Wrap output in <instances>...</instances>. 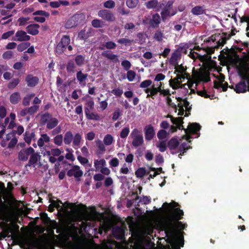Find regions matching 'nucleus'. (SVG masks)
I'll use <instances>...</instances> for the list:
<instances>
[{
    "mask_svg": "<svg viewBox=\"0 0 249 249\" xmlns=\"http://www.w3.org/2000/svg\"><path fill=\"white\" fill-rule=\"evenodd\" d=\"M104 46L107 49L109 50H113L115 49L117 46L115 43L113 41H107L104 44Z\"/></svg>",
    "mask_w": 249,
    "mask_h": 249,
    "instance_id": "5fc2aeb1",
    "label": "nucleus"
},
{
    "mask_svg": "<svg viewBox=\"0 0 249 249\" xmlns=\"http://www.w3.org/2000/svg\"><path fill=\"white\" fill-rule=\"evenodd\" d=\"M164 205H167L172 208L171 211L169 213V219L163 224V229L166 236L170 238L168 242L170 245H168L166 248V249H179V242L181 243L182 244L181 246L183 247L184 244L183 239L182 237H179L178 240H176L175 238L176 224L173 222H176L178 227L181 230H184L187 227L186 224H183L179 221L183 218V211L180 208H177L179 204L175 201H172L170 203L165 202Z\"/></svg>",
    "mask_w": 249,
    "mask_h": 249,
    "instance_id": "f257e3e1",
    "label": "nucleus"
},
{
    "mask_svg": "<svg viewBox=\"0 0 249 249\" xmlns=\"http://www.w3.org/2000/svg\"><path fill=\"white\" fill-rule=\"evenodd\" d=\"M179 145V142L176 138H171L167 143V147L171 151V154L174 155L176 154L175 152L172 150L177 149Z\"/></svg>",
    "mask_w": 249,
    "mask_h": 249,
    "instance_id": "4468645a",
    "label": "nucleus"
},
{
    "mask_svg": "<svg viewBox=\"0 0 249 249\" xmlns=\"http://www.w3.org/2000/svg\"><path fill=\"white\" fill-rule=\"evenodd\" d=\"M102 55L103 56L114 62H118L119 61L118 56L113 54L111 51H104L102 53Z\"/></svg>",
    "mask_w": 249,
    "mask_h": 249,
    "instance_id": "aec40b11",
    "label": "nucleus"
},
{
    "mask_svg": "<svg viewBox=\"0 0 249 249\" xmlns=\"http://www.w3.org/2000/svg\"><path fill=\"white\" fill-rule=\"evenodd\" d=\"M161 18L158 13H155L152 15V18L149 21L150 26L153 28L159 27L161 22Z\"/></svg>",
    "mask_w": 249,
    "mask_h": 249,
    "instance_id": "9b49d317",
    "label": "nucleus"
},
{
    "mask_svg": "<svg viewBox=\"0 0 249 249\" xmlns=\"http://www.w3.org/2000/svg\"><path fill=\"white\" fill-rule=\"evenodd\" d=\"M142 135L141 132L137 128H134L130 134V137L133 139L137 136Z\"/></svg>",
    "mask_w": 249,
    "mask_h": 249,
    "instance_id": "774afa93",
    "label": "nucleus"
},
{
    "mask_svg": "<svg viewBox=\"0 0 249 249\" xmlns=\"http://www.w3.org/2000/svg\"><path fill=\"white\" fill-rule=\"evenodd\" d=\"M146 172L144 167H140L135 171V175L137 178H142L145 176Z\"/></svg>",
    "mask_w": 249,
    "mask_h": 249,
    "instance_id": "e433bc0d",
    "label": "nucleus"
},
{
    "mask_svg": "<svg viewBox=\"0 0 249 249\" xmlns=\"http://www.w3.org/2000/svg\"><path fill=\"white\" fill-rule=\"evenodd\" d=\"M104 7L106 8L112 9L115 6V3L112 0H108L104 2Z\"/></svg>",
    "mask_w": 249,
    "mask_h": 249,
    "instance_id": "3c124183",
    "label": "nucleus"
},
{
    "mask_svg": "<svg viewBox=\"0 0 249 249\" xmlns=\"http://www.w3.org/2000/svg\"><path fill=\"white\" fill-rule=\"evenodd\" d=\"M35 133L33 131L26 130L24 134V140L28 144H30L32 140L35 141Z\"/></svg>",
    "mask_w": 249,
    "mask_h": 249,
    "instance_id": "5701e85b",
    "label": "nucleus"
},
{
    "mask_svg": "<svg viewBox=\"0 0 249 249\" xmlns=\"http://www.w3.org/2000/svg\"><path fill=\"white\" fill-rule=\"evenodd\" d=\"M167 136V133L166 130L161 129L157 133V137L159 140H163Z\"/></svg>",
    "mask_w": 249,
    "mask_h": 249,
    "instance_id": "8fccbe9b",
    "label": "nucleus"
},
{
    "mask_svg": "<svg viewBox=\"0 0 249 249\" xmlns=\"http://www.w3.org/2000/svg\"><path fill=\"white\" fill-rule=\"evenodd\" d=\"M39 78L32 74H28L25 79L27 85L29 87H35L39 83Z\"/></svg>",
    "mask_w": 249,
    "mask_h": 249,
    "instance_id": "9d476101",
    "label": "nucleus"
},
{
    "mask_svg": "<svg viewBox=\"0 0 249 249\" xmlns=\"http://www.w3.org/2000/svg\"><path fill=\"white\" fill-rule=\"evenodd\" d=\"M30 19V18H24V17H21L19 18L18 19V25L20 26H24L25 25L27 22Z\"/></svg>",
    "mask_w": 249,
    "mask_h": 249,
    "instance_id": "e2e57ef3",
    "label": "nucleus"
},
{
    "mask_svg": "<svg viewBox=\"0 0 249 249\" xmlns=\"http://www.w3.org/2000/svg\"><path fill=\"white\" fill-rule=\"evenodd\" d=\"M144 130L145 140L148 141L152 140L155 136L154 127L151 124L146 125Z\"/></svg>",
    "mask_w": 249,
    "mask_h": 249,
    "instance_id": "1a4fd4ad",
    "label": "nucleus"
},
{
    "mask_svg": "<svg viewBox=\"0 0 249 249\" xmlns=\"http://www.w3.org/2000/svg\"><path fill=\"white\" fill-rule=\"evenodd\" d=\"M17 37L15 40L18 41H28L30 39V36L27 35L26 33L23 31H18L15 35Z\"/></svg>",
    "mask_w": 249,
    "mask_h": 249,
    "instance_id": "2eb2a0df",
    "label": "nucleus"
},
{
    "mask_svg": "<svg viewBox=\"0 0 249 249\" xmlns=\"http://www.w3.org/2000/svg\"><path fill=\"white\" fill-rule=\"evenodd\" d=\"M129 132L130 130L129 127H125L123 128L120 134V137L123 139L126 138L129 134Z\"/></svg>",
    "mask_w": 249,
    "mask_h": 249,
    "instance_id": "37998d69",
    "label": "nucleus"
},
{
    "mask_svg": "<svg viewBox=\"0 0 249 249\" xmlns=\"http://www.w3.org/2000/svg\"><path fill=\"white\" fill-rule=\"evenodd\" d=\"M83 172L80 170L78 165H73L71 168L67 171V175L68 177L73 176L77 181L80 180V178L83 176Z\"/></svg>",
    "mask_w": 249,
    "mask_h": 249,
    "instance_id": "423d86ee",
    "label": "nucleus"
},
{
    "mask_svg": "<svg viewBox=\"0 0 249 249\" xmlns=\"http://www.w3.org/2000/svg\"><path fill=\"white\" fill-rule=\"evenodd\" d=\"M103 141L106 145H110L113 142V138L110 134H107L105 136Z\"/></svg>",
    "mask_w": 249,
    "mask_h": 249,
    "instance_id": "ea45409f",
    "label": "nucleus"
},
{
    "mask_svg": "<svg viewBox=\"0 0 249 249\" xmlns=\"http://www.w3.org/2000/svg\"><path fill=\"white\" fill-rule=\"evenodd\" d=\"M152 84V81L148 79L142 81L140 85V87L141 88H147L150 86Z\"/></svg>",
    "mask_w": 249,
    "mask_h": 249,
    "instance_id": "0e129e2a",
    "label": "nucleus"
},
{
    "mask_svg": "<svg viewBox=\"0 0 249 249\" xmlns=\"http://www.w3.org/2000/svg\"><path fill=\"white\" fill-rule=\"evenodd\" d=\"M35 152V150L31 147L20 150L18 153V159L22 161H26L29 156Z\"/></svg>",
    "mask_w": 249,
    "mask_h": 249,
    "instance_id": "0eeeda50",
    "label": "nucleus"
},
{
    "mask_svg": "<svg viewBox=\"0 0 249 249\" xmlns=\"http://www.w3.org/2000/svg\"><path fill=\"white\" fill-rule=\"evenodd\" d=\"M157 147L159 148L160 151L161 152H164L167 148L165 141H162L160 142L159 144L157 145Z\"/></svg>",
    "mask_w": 249,
    "mask_h": 249,
    "instance_id": "052dcab7",
    "label": "nucleus"
},
{
    "mask_svg": "<svg viewBox=\"0 0 249 249\" xmlns=\"http://www.w3.org/2000/svg\"><path fill=\"white\" fill-rule=\"evenodd\" d=\"M223 39V35L220 34H215L209 37L208 39L206 41L207 42H211L212 41L213 42L215 41H217V45L215 46L216 48H219L221 46H223V45H220L219 43H220L222 39Z\"/></svg>",
    "mask_w": 249,
    "mask_h": 249,
    "instance_id": "a211bd4d",
    "label": "nucleus"
},
{
    "mask_svg": "<svg viewBox=\"0 0 249 249\" xmlns=\"http://www.w3.org/2000/svg\"><path fill=\"white\" fill-rule=\"evenodd\" d=\"M143 143V138L142 135L133 138L132 144L134 147H138Z\"/></svg>",
    "mask_w": 249,
    "mask_h": 249,
    "instance_id": "7c9ffc66",
    "label": "nucleus"
},
{
    "mask_svg": "<svg viewBox=\"0 0 249 249\" xmlns=\"http://www.w3.org/2000/svg\"><path fill=\"white\" fill-rule=\"evenodd\" d=\"M88 74H84L82 73L81 71H77L76 73V78L79 84L83 85L84 86L86 84V80L87 79Z\"/></svg>",
    "mask_w": 249,
    "mask_h": 249,
    "instance_id": "4be33fe9",
    "label": "nucleus"
},
{
    "mask_svg": "<svg viewBox=\"0 0 249 249\" xmlns=\"http://www.w3.org/2000/svg\"><path fill=\"white\" fill-rule=\"evenodd\" d=\"M85 112L86 116L88 119L98 121L100 119V117L99 114L93 112L90 113V110H89V108L88 107H85Z\"/></svg>",
    "mask_w": 249,
    "mask_h": 249,
    "instance_id": "412c9836",
    "label": "nucleus"
},
{
    "mask_svg": "<svg viewBox=\"0 0 249 249\" xmlns=\"http://www.w3.org/2000/svg\"><path fill=\"white\" fill-rule=\"evenodd\" d=\"M82 139L81 135L79 133H76L73 138L72 140V146L75 149L76 148L75 147H78L81 143Z\"/></svg>",
    "mask_w": 249,
    "mask_h": 249,
    "instance_id": "c756f323",
    "label": "nucleus"
},
{
    "mask_svg": "<svg viewBox=\"0 0 249 249\" xmlns=\"http://www.w3.org/2000/svg\"><path fill=\"white\" fill-rule=\"evenodd\" d=\"M235 31L236 29L234 28V29H232L231 31V33L230 34H228L227 33H223V39L222 41L220 42L219 43L220 45H224L226 43L227 40L229 39L232 36H233L235 35Z\"/></svg>",
    "mask_w": 249,
    "mask_h": 249,
    "instance_id": "a878e982",
    "label": "nucleus"
},
{
    "mask_svg": "<svg viewBox=\"0 0 249 249\" xmlns=\"http://www.w3.org/2000/svg\"><path fill=\"white\" fill-rule=\"evenodd\" d=\"M28 111V113L29 115H32L34 114L38 110L39 106L37 105H34L29 108H26Z\"/></svg>",
    "mask_w": 249,
    "mask_h": 249,
    "instance_id": "603ef678",
    "label": "nucleus"
},
{
    "mask_svg": "<svg viewBox=\"0 0 249 249\" xmlns=\"http://www.w3.org/2000/svg\"><path fill=\"white\" fill-rule=\"evenodd\" d=\"M200 124L196 123H190L188 128L185 129L186 134H195L201 129Z\"/></svg>",
    "mask_w": 249,
    "mask_h": 249,
    "instance_id": "f8f14e48",
    "label": "nucleus"
},
{
    "mask_svg": "<svg viewBox=\"0 0 249 249\" xmlns=\"http://www.w3.org/2000/svg\"><path fill=\"white\" fill-rule=\"evenodd\" d=\"M74 61L78 66L83 65L85 61V57L82 55H77L74 58Z\"/></svg>",
    "mask_w": 249,
    "mask_h": 249,
    "instance_id": "72a5a7b5",
    "label": "nucleus"
},
{
    "mask_svg": "<svg viewBox=\"0 0 249 249\" xmlns=\"http://www.w3.org/2000/svg\"><path fill=\"white\" fill-rule=\"evenodd\" d=\"M91 25L94 28H102L103 26V22L99 19H95L91 21Z\"/></svg>",
    "mask_w": 249,
    "mask_h": 249,
    "instance_id": "a18cd8bd",
    "label": "nucleus"
},
{
    "mask_svg": "<svg viewBox=\"0 0 249 249\" xmlns=\"http://www.w3.org/2000/svg\"><path fill=\"white\" fill-rule=\"evenodd\" d=\"M89 37V36L86 33L85 30H82L78 34V38L80 40H86Z\"/></svg>",
    "mask_w": 249,
    "mask_h": 249,
    "instance_id": "864d4df0",
    "label": "nucleus"
},
{
    "mask_svg": "<svg viewBox=\"0 0 249 249\" xmlns=\"http://www.w3.org/2000/svg\"><path fill=\"white\" fill-rule=\"evenodd\" d=\"M7 208V206L5 205L4 202L2 200L1 194V192H0V220H6V216L5 212Z\"/></svg>",
    "mask_w": 249,
    "mask_h": 249,
    "instance_id": "dca6fc26",
    "label": "nucleus"
},
{
    "mask_svg": "<svg viewBox=\"0 0 249 249\" xmlns=\"http://www.w3.org/2000/svg\"><path fill=\"white\" fill-rule=\"evenodd\" d=\"M181 84L180 82H177L174 79H170L169 80V85L173 89H176L178 88L179 86Z\"/></svg>",
    "mask_w": 249,
    "mask_h": 249,
    "instance_id": "13d9d810",
    "label": "nucleus"
},
{
    "mask_svg": "<svg viewBox=\"0 0 249 249\" xmlns=\"http://www.w3.org/2000/svg\"><path fill=\"white\" fill-rule=\"evenodd\" d=\"M10 102L12 104L16 105L19 103L21 100V96L18 92L13 93L10 96Z\"/></svg>",
    "mask_w": 249,
    "mask_h": 249,
    "instance_id": "b1692460",
    "label": "nucleus"
},
{
    "mask_svg": "<svg viewBox=\"0 0 249 249\" xmlns=\"http://www.w3.org/2000/svg\"><path fill=\"white\" fill-rule=\"evenodd\" d=\"M191 12L195 15H199L204 13V10L202 6H196L192 9Z\"/></svg>",
    "mask_w": 249,
    "mask_h": 249,
    "instance_id": "f704fd0d",
    "label": "nucleus"
},
{
    "mask_svg": "<svg viewBox=\"0 0 249 249\" xmlns=\"http://www.w3.org/2000/svg\"><path fill=\"white\" fill-rule=\"evenodd\" d=\"M63 137L62 134L57 135L53 138L54 143L57 146H61L63 143Z\"/></svg>",
    "mask_w": 249,
    "mask_h": 249,
    "instance_id": "4c0bfd02",
    "label": "nucleus"
},
{
    "mask_svg": "<svg viewBox=\"0 0 249 249\" xmlns=\"http://www.w3.org/2000/svg\"><path fill=\"white\" fill-rule=\"evenodd\" d=\"M173 1H168L162 9L160 13L161 19L165 22L168 17L174 16L176 12L173 11Z\"/></svg>",
    "mask_w": 249,
    "mask_h": 249,
    "instance_id": "7ed1b4c3",
    "label": "nucleus"
},
{
    "mask_svg": "<svg viewBox=\"0 0 249 249\" xmlns=\"http://www.w3.org/2000/svg\"><path fill=\"white\" fill-rule=\"evenodd\" d=\"M175 67V71H174V73H176L177 72L181 73V74L183 72H185L187 70V68H184L182 65H177L176 66H174Z\"/></svg>",
    "mask_w": 249,
    "mask_h": 249,
    "instance_id": "49530a36",
    "label": "nucleus"
},
{
    "mask_svg": "<svg viewBox=\"0 0 249 249\" xmlns=\"http://www.w3.org/2000/svg\"><path fill=\"white\" fill-rule=\"evenodd\" d=\"M18 142V139L16 137H14V138H12L11 140H10L9 143L8 145V147L9 148H14L16 144Z\"/></svg>",
    "mask_w": 249,
    "mask_h": 249,
    "instance_id": "69168bd1",
    "label": "nucleus"
},
{
    "mask_svg": "<svg viewBox=\"0 0 249 249\" xmlns=\"http://www.w3.org/2000/svg\"><path fill=\"white\" fill-rule=\"evenodd\" d=\"M186 142L182 143L180 145H179V148L178 152H184L186 153L187 150L190 148V146H187Z\"/></svg>",
    "mask_w": 249,
    "mask_h": 249,
    "instance_id": "680f3d73",
    "label": "nucleus"
},
{
    "mask_svg": "<svg viewBox=\"0 0 249 249\" xmlns=\"http://www.w3.org/2000/svg\"><path fill=\"white\" fill-rule=\"evenodd\" d=\"M235 91L237 93H244L247 91V84L245 80H242L235 86Z\"/></svg>",
    "mask_w": 249,
    "mask_h": 249,
    "instance_id": "6ab92c4d",
    "label": "nucleus"
},
{
    "mask_svg": "<svg viewBox=\"0 0 249 249\" xmlns=\"http://www.w3.org/2000/svg\"><path fill=\"white\" fill-rule=\"evenodd\" d=\"M163 37V34L161 31H157L154 35L153 38L155 40L161 41L162 40Z\"/></svg>",
    "mask_w": 249,
    "mask_h": 249,
    "instance_id": "c03bdc74",
    "label": "nucleus"
},
{
    "mask_svg": "<svg viewBox=\"0 0 249 249\" xmlns=\"http://www.w3.org/2000/svg\"><path fill=\"white\" fill-rule=\"evenodd\" d=\"M50 141V138L47 134H42L41 137L37 141V145L39 147H42L44 145L45 142H49Z\"/></svg>",
    "mask_w": 249,
    "mask_h": 249,
    "instance_id": "393cba45",
    "label": "nucleus"
},
{
    "mask_svg": "<svg viewBox=\"0 0 249 249\" xmlns=\"http://www.w3.org/2000/svg\"><path fill=\"white\" fill-rule=\"evenodd\" d=\"M35 96V94H32L31 95H28L23 99L22 100V104L24 106H29L30 104V100L32 97H33Z\"/></svg>",
    "mask_w": 249,
    "mask_h": 249,
    "instance_id": "09e8293b",
    "label": "nucleus"
},
{
    "mask_svg": "<svg viewBox=\"0 0 249 249\" xmlns=\"http://www.w3.org/2000/svg\"><path fill=\"white\" fill-rule=\"evenodd\" d=\"M19 79L18 78H15L12 79L8 84L7 87L9 89H14L19 83Z\"/></svg>",
    "mask_w": 249,
    "mask_h": 249,
    "instance_id": "79ce46f5",
    "label": "nucleus"
},
{
    "mask_svg": "<svg viewBox=\"0 0 249 249\" xmlns=\"http://www.w3.org/2000/svg\"><path fill=\"white\" fill-rule=\"evenodd\" d=\"M121 65L126 71H128L131 66L130 62L127 60H123L121 63Z\"/></svg>",
    "mask_w": 249,
    "mask_h": 249,
    "instance_id": "bf43d9fd",
    "label": "nucleus"
},
{
    "mask_svg": "<svg viewBox=\"0 0 249 249\" xmlns=\"http://www.w3.org/2000/svg\"><path fill=\"white\" fill-rule=\"evenodd\" d=\"M138 2V0H127L126 4L129 8H134L136 7Z\"/></svg>",
    "mask_w": 249,
    "mask_h": 249,
    "instance_id": "de8ad7c7",
    "label": "nucleus"
},
{
    "mask_svg": "<svg viewBox=\"0 0 249 249\" xmlns=\"http://www.w3.org/2000/svg\"><path fill=\"white\" fill-rule=\"evenodd\" d=\"M106 165V160L103 159L100 160H95L94 161V166L96 171L100 170Z\"/></svg>",
    "mask_w": 249,
    "mask_h": 249,
    "instance_id": "cd10ccee",
    "label": "nucleus"
},
{
    "mask_svg": "<svg viewBox=\"0 0 249 249\" xmlns=\"http://www.w3.org/2000/svg\"><path fill=\"white\" fill-rule=\"evenodd\" d=\"M133 40L126 38H121L118 40L117 42L119 44H124L125 46L131 45Z\"/></svg>",
    "mask_w": 249,
    "mask_h": 249,
    "instance_id": "a19ab883",
    "label": "nucleus"
},
{
    "mask_svg": "<svg viewBox=\"0 0 249 249\" xmlns=\"http://www.w3.org/2000/svg\"><path fill=\"white\" fill-rule=\"evenodd\" d=\"M73 136L71 131H67L64 137V142L66 145H70L73 140Z\"/></svg>",
    "mask_w": 249,
    "mask_h": 249,
    "instance_id": "bb28decb",
    "label": "nucleus"
},
{
    "mask_svg": "<svg viewBox=\"0 0 249 249\" xmlns=\"http://www.w3.org/2000/svg\"><path fill=\"white\" fill-rule=\"evenodd\" d=\"M30 44L29 42L20 43L18 46L17 50L18 51L21 52L27 48L29 46Z\"/></svg>",
    "mask_w": 249,
    "mask_h": 249,
    "instance_id": "4d7b16f0",
    "label": "nucleus"
},
{
    "mask_svg": "<svg viewBox=\"0 0 249 249\" xmlns=\"http://www.w3.org/2000/svg\"><path fill=\"white\" fill-rule=\"evenodd\" d=\"M197 57L201 62H207L211 60L212 57L208 54H205L204 55H200L198 53H196Z\"/></svg>",
    "mask_w": 249,
    "mask_h": 249,
    "instance_id": "58836bf2",
    "label": "nucleus"
},
{
    "mask_svg": "<svg viewBox=\"0 0 249 249\" xmlns=\"http://www.w3.org/2000/svg\"><path fill=\"white\" fill-rule=\"evenodd\" d=\"M76 68L75 64L73 60H69L66 65V70L68 73H73Z\"/></svg>",
    "mask_w": 249,
    "mask_h": 249,
    "instance_id": "2f4dec72",
    "label": "nucleus"
},
{
    "mask_svg": "<svg viewBox=\"0 0 249 249\" xmlns=\"http://www.w3.org/2000/svg\"><path fill=\"white\" fill-rule=\"evenodd\" d=\"M179 56L178 53L175 52L172 53L170 58L169 59V63L171 65L176 66L178 64V59Z\"/></svg>",
    "mask_w": 249,
    "mask_h": 249,
    "instance_id": "473e14b6",
    "label": "nucleus"
},
{
    "mask_svg": "<svg viewBox=\"0 0 249 249\" xmlns=\"http://www.w3.org/2000/svg\"><path fill=\"white\" fill-rule=\"evenodd\" d=\"M40 123L42 125L46 124V128L51 130L57 126L59 121L57 118L53 117L51 114L46 112L41 115Z\"/></svg>",
    "mask_w": 249,
    "mask_h": 249,
    "instance_id": "f03ea898",
    "label": "nucleus"
},
{
    "mask_svg": "<svg viewBox=\"0 0 249 249\" xmlns=\"http://www.w3.org/2000/svg\"><path fill=\"white\" fill-rule=\"evenodd\" d=\"M39 25L34 23L30 24L26 27V31L27 33L30 35L35 36L38 34L39 31L38 29L39 28Z\"/></svg>",
    "mask_w": 249,
    "mask_h": 249,
    "instance_id": "f3484780",
    "label": "nucleus"
},
{
    "mask_svg": "<svg viewBox=\"0 0 249 249\" xmlns=\"http://www.w3.org/2000/svg\"><path fill=\"white\" fill-rule=\"evenodd\" d=\"M111 92L117 97H121L123 93L122 89H115L111 91Z\"/></svg>",
    "mask_w": 249,
    "mask_h": 249,
    "instance_id": "338daca9",
    "label": "nucleus"
},
{
    "mask_svg": "<svg viewBox=\"0 0 249 249\" xmlns=\"http://www.w3.org/2000/svg\"><path fill=\"white\" fill-rule=\"evenodd\" d=\"M98 15L104 20L110 22H113L116 19L115 16L113 13L108 10H100L98 11Z\"/></svg>",
    "mask_w": 249,
    "mask_h": 249,
    "instance_id": "39448f33",
    "label": "nucleus"
},
{
    "mask_svg": "<svg viewBox=\"0 0 249 249\" xmlns=\"http://www.w3.org/2000/svg\"><path fill=\"white\" fill-rule=\"evenodd\" d=\"M124 229L121 226H115L112 230L113 236L117 240H121L124 237Z\"/></svg>",
    "mask_w": 249,
    "mask_h": 249,
    "instance_id": "6e6552de",
    "label": "nucleus"
},
{
    "mask_svg": "<svg viewBox=\"0 0 249 249\" xmlns=\"http://www.w3.org/2000/svg\"><path fill=\"white\" fill-rule=\"evenodd\" d=\"M70 41L71 39L69 36H63L60 42L56 46L55 52L59 54H62L66 50L67 46L70 43Z\"/></svg>",
    "mask_w": 249,
    "mask_h": 249,
    "instance_id": "20e7f679",
    "label": "nucleus"
},
{
    "mask_svg": "<svg viewBox=\"0 0 249 249\" xmlns=\"http://www.w3.org/2000/svg\"><path fill=\"white\" fill-rule=\"evenodd\" d=\"M136 76V73L134 71L132 70L127 71V78L129 81H132L134 79Z\"/></svg>",
    "mask_w": 249,
    "mask_h": 249,
    "instance_id": "6e6d98bb",
    "label": "nucleus"
},
{
    "mask_svg": "<svg viewBox=\"0 0 249 249\" xmlns=\"http://www.w3.org/2000/svg\"><path fill=\"white\" fill-rule=\"evenodd\" d=\"M158 4V0H150L145 2V5L147 9H152L157 8Z\"/></svg>",
    "mask_w": 249,
    "mask_h": 249,
    "instance_id": "c9c22d12",
    "label": "nucleus"
},
{
    "mask_svg": "<svg viewBox=\"0 0 249 249\" xmlns=\"http://www.w3.org/2000/svg\"><path fill=\"white\" fill-rule=\"evenodd\" d=\"M40 156L37 153H36L35 151L30 155V157L28 161V163L25 165L27 166H33L35 167L38 160H40Z\"/></svg>",
    "mask_w": 249,
    "mask_h": 249,
    "instance_id": "ddd939ff",
    "label": "nucleus"
},
{
    "mask_svg": "<svg viewBox=\"0 0 249 249\" xmlns=\"http://www.w3.org/2000/svg\"><path fill=\"white\" fill-rule=\"evenodd\" d=\"M95 143L98 149L97 154H103L106 151V148L103 142L100 140H97L95 141Z\"/></svg>",
    "mask_w": 249,
    "mask_h": 249,
    "instance_id": "c85d7f7f",
    "label": "nucleus"
}]
</instances>
